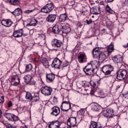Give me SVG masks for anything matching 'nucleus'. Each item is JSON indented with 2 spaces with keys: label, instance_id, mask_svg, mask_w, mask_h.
<instances>
[{
  "label": "nucleus",
  "instance_id": "1",
  "mask_svg": "<svg viewBox=\"0 0 128 128\" xmlns=\"http://www.w3.org/2000/svg\"><path fill=\"white\" fill-rule=\"evenodd\" d=\"M84 71L86 74L88 76H90L94 74V66H92V64H88L87 66H86L84 68Z\"/></svg>",
  "mask_w": 128,
  "mask_h": 128
},
{
  "label": "nucleus",
  "instance_id": "2",
  "mask_svg": "<svg viewBox=\"0 0 128 128\" xmlns=\"http://www.w3.org/2000/svg\"><path fill=\"white\" fill-rule=\"evenodd\" d=\"M112 70H114V67L110 65H106L102 68V72L105 76H108L110 74Z\"/></svg>",
  "mask_w": 128,
  "mask_h": 128
},
{
  "label": "nucleus",
  "instance_id": "3",
  "mask_svg": "<svg viewBox=\"0 0 128 128\" xmlns=\"http://www.w3.org/2000/svg\"><path fill=\"white\" fill-rule=\"evenodd\" d=\"M126 74H128L126 70L124 69H120L119 70H118L117 73L116 78L118 80H122L126 78Z\"/></svg>",
  "mask_w": 128,
  "mask_h": 128
},
{
  "label": "nucleus",
  "instance_id": "4",
  "mask_svg": "<svg viewBox=\"0 0 128 128\" xmlns=\"http://www.w3.org/2000/svg\"><path fill=\"white\" fill-rule=\"evenodd\" d=\"M54 4L52 3L48 4L42 8L41 12L45 14H48V12H50L54 10Z\"/></svg>",
  "mask_w": 128,
  "mask_h": 128
},
{
  "label": "nucleus",
  "instance_id": "5",
  "mask_svg": "<svg viewBox=\"0 0 128 128\" xmlns=\"http://www.w3.org/2000/svg\"><path fill=\"white\" fill-rule=\"evenodd\" d=\"M67 124L68 128H74L78 126V122H76V118L71 117L68 120Z\"/></svg>",
  "mask_w": 128,
  "mask_h": 128
},
{
  "label": "nucleus",
  "instance_id": "6",
  "mask_svg": "<svg viewBox=\"0 0 128 128\" xmlns=\"http://www.w3.org/2000/svg\"><path fill=\"white\" fill-rule=\"evenodd\" d=\"M52 92V89L47 86H42L41 88V92L44 96H50Z\"/></svg>",
  "mask_w": 128,
  "mask_h": 128
},
{
  "label": "nucleus",
  "instance_id": "7",
  "mask_svg": "<svg viewBox=\"0 0 128 128\" xmlns=\"http://www.w3.org/2000/svg\"><path fill=\"white\" fill-rule=\"evenodd\" d=\"M62 61L56 58L54 60L52 66L55 68H62Z\"/></svg>",
  "mask_w": 128,
  "mask_h": 128
},
{
  "label": "nucleus",
  "instance_id": "8",
  "mask_svg": "<svg viewBox=\"0 0 128 128\" xmlns=\"http://www.w3.org/2000/svg\"><path fill=\"white\" fill-rule=\"evenodd\" d=\"M62 110L68 112L70 108V103L68 102H63L61 106Z\"/></svg>",
  "mask_w": 128,
  "mask_h": 128
},
{
  "label": "nucleus",
  "instance_id": "9",
  "mask_svg": "<svg viewBox=\"0 0 128 128\" xmlns=\"http://www.w3.org/2000/svg\"><path fill=\"white\" fill-rule=\"evenodd\" d=\"M52 112L50 114L52 116H58L60 112V108L58 106H54L51 108Z\"/></svg>",
  "mask_w": 128,
  "mask_h": 128
},
{
  "label": "nucleus",
  "instance_id": "10",
  "mask_svg": "<svg viewBox=\"0 0 128 128\" xmlns=\"http://www.w3.org/2000/svg\"><path fill=\"white\" fill-rule=\"evenodd\" d=\"M26 82L29 84H36V82L32 80V77L30 75H26L24 78Z\"/></svg>",
  "mask_w": 128,
  "mask_h": 128
},
{
  "label": "nucleus",
  "instance_id": "11",
  "mask_svg": "<svg viewBox=\"0 0 128 128\" xmlns=\"http://www.w3.org/2000/svg\"><path fill=\"white\" fill-rule=\"evenodd\" d=\"M103 114L104 116L110 118L114 116V110L111 109H107L104 112Z\"/></svg>",
  "mask_w": 128,
  "mask_h": 128
},
{
  "label": "nucleus",
  "instance_id": "12",
  "mask_svg": "<svg viewBox=\"0 0 128 128\" xmlns=\"http://www.w3.org/2000/svg\"><path fill=\"white\" fill-rule=\"evenodd\" d=\"M4 116H6V118H8V120H12V122L18 120V116L14 115H12V114L10 113H6Z\"/></svg>",
  "mask_w": 128,
  "mask_h": 128
},
{
  "label": "nucleus",
  "instance_id": "13",
  "mask_svg": "<svg viewBox=\"0 0 128 128\" xmlns=\"http://www.w3.org/2000/svg\"><path fill=\"white\" fill-rule=\"evenodd\" d=\"M60 122L58 120L52 122L48 125L49 128H60Z\"/></svg>",
  "mask_w": 128,
  "mask_h": 128
},
{
  "label": "nucleus",
  "instance_id": "14",
  "mask_svg": "<svg viewBox=\"0 0 128 128\" xmlns=\"http://www.w3.org/2000/svg\"><path fill=\"white\" fill-rule=\"evenodd\" d=\"M93 56L94 58H98L100 54H102V52L100 50V49L98 48H95L92 51Z\"/></svg>",
  "mask_w": 128,
  "mask_h": 128
},
{
  "label": "nucleus",
  "instance_id": "15",
  "mask_svg": "<svg viewBox=\"0 0 128 128\" xmlns=\"http://www.w3.org/2000/svg\"><path fill=\"white\" fill-rule=\"evenodd\" d=\"M20 84V78L18 75L14 76L12 78V84L13 86H18Z\"/></svg>",
  "mask_w": 128,
  "mask_h": 128
},
{
  "label": "nucleus",
  "instance_id": "16",
  "mask_svg": "<svg viewBox=\"0 0 128 128\" xmlns=\"http://www.w3.org/2000/svg\"><path fill=\"white\" fill-rule=\"evenodd\" d=\"M62 27L61 26L55 25L53 27L52 30L54 34H60L62 32Z\"/></svg>",
  "mask_w": 128,
  "mask_h": 128
},
{
  "label": "nucleus",
  "instance_id": "17",
  "mask_svg": "<svg viewBox=\"0 0 128 128\" xmlns=\"http://www.w3.org/2000/svg\"><path fill=\"white\" fill-rule=\"evenodd\" d=\"M112 60L116 64H121L122 62V57L120 55H117L112 58Z\"/></svg>",
  "mask_w": 128,
  "mask_h": 128
},
{
  "label": "nucleus",
  "instance_id": "18",
  "mask_svg": "<svg viewBox=\"0 0 128 128\" xmlns=\"http://www.w3.org/2000/svg\"><path fill=\"white\" fill-rule=\"evenodd\" d=\"M46 78L47 82H52L54 80L56 76L54 74H49L46 75Z\"/></svg>",
  "mask_w": 128,
  "mask_h": 128
},
{
  "label": "nucleus",
  "instance_id": "19",
  "mask_svg": "<svg viewBox=\"0 0 128 128\" xmlns=\"http://www.w3.org/2000/svg\"><path fill=\"white\" fill-rule=\"evenodd\" d=\"M1 24L4 26L10 27L12 24V22L10 20H2L1 22Z\"/></svg>",
  "mask_w": 128,
  "mask_h": 128
},
{
  "label": "nucleus",
  "instance_id": "20",
  "mask_svg": "<svg viewBox=\"0 0 128 128\" xmlns=\"http://www.w3.org/2000/svg\"><path fill=\"white\" fill-rule=\"evenodd\" d=\"M62 44V41L56 39H54V40L52 42V46L56 48H60Z\"/></svg>",
  "mask_w": 128,
  "mask_h": 128
},
{
  "label": "nucleus",
  "instance_id": "21",
  "mask_svg": "<svg viewBox=\"0 0 128 128\" xmlns=\"http://www.w3.org/2000/svg\"><path fill=\"white\" fill-rule=\"evenodd\" d=\"M56 15L52 14H49L46 20L49 22H54V21L56 20Z\"/></svg>",
  "mask_w": 128,
  "mask_h": 128
},
{
  "label": "nucleus",
  "instance_id": "22",
  "mask_svg": "<svg viewBox=\"0 0 128 128\" xmlns=\"http://www.w3.org/2000/svg\"><path fill=\"white\" fill-rule=\"evenodd\" d=\"M62 32L64 34H68L70 32V24H66L62 27Z\"/></svg>",
  "mask_w": 128,
  "mask_h": 128
},
{
  "label": "nucleus",
  "instance_id": "23",
  "mask_svg": "<svg viewBox=\"0 0 128 128\" xmlns=\"http://www.w3.org/2000/svg\"><path fill=\"white\" fill-rule=\"evenodd\" d=\"M92 108V110L94 112H100V106L98 104L96 103L92 104L91 105Z\"/></svg>",
  "mask_w": 128,
  "mask_h": 128
},
{
  "label": "nucleus",
  "instance_id": "24",
  "mask_svg": "<svg viewBox=\"0 0 128 128\" xmlns=\"http://www.w3.org/2000/svg\"><path fill=\"white\" fill-rule=\"evenodd\" d=\"M13 36L14 38H20V36H22V30H21L14 31Z\"/></svg>",
  "mask_w": 128,
  "mask_h": 128
},
{
  "label": "nucleus",
  "instance_id": "25",
  "mask_svg": "<svg viewBox=\"0 0 128 128\" xmlns=\"http://www.w3.org/2000/svg\"><path fill=\"white\" fill-rule=\"evenodd\" d=\"M93 14H100V7H94L92 8Z\"/></svg>",
  "mask_w": 128,
  "mask_h": 128
},
{
  "label": "nucleus",
  "instance_id": "26",
  "mask_svg": "<svg viewBox=\"0 0 128 128\" xmlns=\"http://www.w3.org/2000/svg\"><path fill=\"white\" fill-rule=\"evenodd\" d=\"M13 14L15 16H20L22 14V10L18 8L16 9V10L12 12Z\"/></svg>",
  "mask_w": 128,
  "mask_h": 128
},
{
  "label": "nucleus",
  "instance_id": "27",
  "mask_svg": "<svg viewBox=\"0 0 128 128\" xmlns=\"http://www.w3.org/2000/svg\"><path fill=\"white\" fill-rule=\"evenodd\" d=\"M98 58H99V60H104L106 58V55L105 53L101 52V54H100Z\"/></svg>",
  "mask_w": 128,
  "mask_h": 128
},
{
  "label": "nucleus",
  "instance_id": "28",
  "mask_svg": "<svg viewBox=\"0 0 128 128\" xmlns=\"http://www.w3.org/2000/svg\"><path fill=\"white\" fill-rule=\"evenodd\" d=\"M59 20L60 22H66V14H62L60 15Z\"/></svg>",
  "mask_w": 128,
  "mask_h": 128
},
{
  "label": "nucleus",
  "instance_id": "29",
  "mask_svg": "<svg viewBox=\"0 0 128 128\" xmlns=\"http://www.w3.org/2000/svg\"><path fill=\"white\" fill-rule=\"evenodd\" d=\"M84 58H86V54H80L78 57V60L80 62H84Z\"/></svg>",
  "mask_w": 128,
  "mask_h": 128
},
{
  "label": "nucleus",
  "instance_id": "30",
  "mask_svg": "<svg viewBox=\"0 0 128 128\" xmlns=\"http://www.w3.org/2000/svg\"><path fill=\"white\" fill-rule=\"evenodd\" d=\"M8 2H9L10 4H12L13 6L18 4V0H8Z\"/></svg>",
  "mask_w": 128,
  "mask_h": 128
},
{
  "label": "nucleus",
  "instance_id": "31",
  "mask_svg": "<svg viewBox=\"0 0 128 128\" xmlns=\"http://www.w3.org/2000/svg\"><path fill=\"white\" fill-rule=\"evenodd\" d=\"M108 52L111 54L114 50V46L112 44H110L108 48Z\"/></svg>",
  "mask_w": 128,
  "mask_h": 128
},
{
  "label": "nucleus",
  "instance_id": "32",
  "mask_svg": "<svg viewBox=\"0 0 128 128\" xmlns=\"http://www.w3.org/2000/svg\"><path fill=\"white\" fill-rule=\"evenodd\" d=\"M26 98L27 100H32V94L30 92L26 93Z\"/></svg>",
  "mask_w": 128,
  "mask_h": 128
},
{
  "label": "nucleus",
  "instance_id": "33",
  "mask_svg": "<svg viewBox=\"0 0 128 128\" xmlns=\"http://www.w3.org/2000/svg\"><path fill=\"white\" fill-rule=\"evenodd\" d=\"M32 69V64H28L26 66V72H30Z\"/></svg>",
  "mask_w": 128,
  "mask_h": 128
},
{
  "label": "nucleus",
  "instance_id": "34",
  "mask_svg": "<svg viewBox=\"0 0 128 128\" xmlns=\"http://www.w3.org/2000/svg\"><path fill=\"white\" fill-rule=\"evenodd\" d=\"M106 12H109V14H112V12H114L112 10V8H110V6H108V5H107L106 6Z\"/></svg>",
  "mask_w": 128,
  "mask_h": 128
},
{
  "label": "nucleus",
  "instance_id": "35",
  "mask_svg": "<svg viewBox=\"0 0 128 128\" xmlns=\"http://www.w3.org/2000/svg\"><path fill=\"white\" fill-rule=\"evenodd\" d=\"M89 64H92V66H94L93 64H94V66H100V62H98L97 60L92 61Z\"/></svg>",
  "mask_w": 128,
  "mask_h": 128
},
{
  "label": "nucleus",
  "instance_id": "36",
  "mask_svg": "<svg viewBox=\"0 0 128 128\" xmlns=\"http://www.w3.org/2000/svg\"><path fill=\"white\" fill-rule=\"evenodd\" d=\"M41 62L43 64H48V59H46V58H43L41 60Z\"/></svg>",
  "mask_w": 128,
  "mask_h": 128
},
{
  "label": "nucleus",
  "instance_id": "37",
  "mask_svg": "<svg viewBox=\"0 0 128 128\" xmlns=\"http://www.w3.org/2000/svg\"><path fill=\"white\" fill-rule=\"evenodd\" d=\"M34 23H32L33 22H32L30 24H27V26H36V20L34 19ZM35 22H36V23H35Z\"/></svg>",
  "mask_w": 128,
  "mask_h": 128
},
{
  "label": "nucleus",
  "instance_id": "38",
  "mask_svg": "<svg viewBox=\"0 0 128 128\" xmlns=\"http://www.w3.org/2000/svg\"><path fill=\"white\" fill-rule=\"evenodd\" d=\"M32 100H34V102H38V100H40V98L38 96H36L32 97Z\"/></svg>",
  "mask_w": 128,
  "mask_h": 128
},
{
  "label": "nucleus",
  "instance_id": "39",
  "mask_svg": "<svg viewBox=\"0 0 128 128\" xmlns=\"http://www.w3.org/2000/svg\"><path fill=\"white\" fill-rule=\"evenodd\" d=\"M34 10H26L24 11V13L25 14H30L31 12H34Z\"/></svg>",
  "mask_w": 128,
  "mask_h": 128
},
{
  "label": "nucleus",
  "instance_id": "40",
  "mask_svg": "<svg viewBox=\"0 0 128 128\" xmlns=\"http://www.w3.org/2000/svg\"><path fill=\"white\" fill-rule=\"evenodd\" d=\"M86 22L87 24H90L92 23V20H86Z\"/></svg>",
  "mask_w": 128,
  "mask_h": 128
},
{
  "label": "nucleus",
  "instance_id": "41",
  "mask_svg": "<svg viewBox=\"0 0 128 128\" xmlns=\"http://www.w3.org/2000/svg\"><path fill=\"white\" fill-rule=\"evenodd\" d=\"M12 106V101H10L8 103V107L10 108V106Z\"/></svg>",
  "mask_w": 128,
  "mask_h": 128
},
{
  "label": "nucleus",
  "instance_id": "42",
  "mask_svg": "<svg viewBox=\"0 0 128 128\" xmlns=\"http://www.w3.org/2000/svg\"><path fill=\"white\" fill-rule=\"evenodd\" d=\"M123 96L124 98L128 100V93L123 94Z\"/></svg>",
  "mask_w": 128,
  "mask_h": 128
},
{
  "label": "nucleus",
  "instance_id": "43",
  "mask_svg": "<svg viewBox=\"0 0 128 128\" xmlns=\"http://www.w3.org/2000/svg\"><path fill=\"white\" fill-rule=\"evenodd\" d=\"M0 100L2 101V103L4 102V96H2L1 97V100Z\"/></svg>",
  "mask_w": 128,
  "mask_h": 128
},
{
  "label": "nucleus",
  "instance_id": "44",
  "mask_svg": "<svg viewBox=\"0 0 128 128\" xmlns=\"http://www.w3.org/2000/svg\"><path fill=\"white\" fill-rule=\"evenodd\" d=\"M94 94V90H92L91 91H90V94L93 96V94Z\"/></svg>",
  "mask_w": 128,
  "mask_h": 128
},
{
  "label": "nucleus",
  "instance_id": "45",
  "mask_svg": "<svg viewBox=\"0 0 128 128\" xmlns=\"http://www.w3.org/2000/svg\"><path fill=\"white\" fill-rule=\"evenodd\" d=\"M2 110L0 109V118H2Z\"/></svg>",
  "mask_w": 128,
  "mask_h": 128
},
{
  "label": "nucleus",
  "instance_id": "46",
  "mask_svg": "<svg viewBox=\"0 0 128 128\" xmlns=\"http://www.w3.org/2000/svg\"><path fill=\"white\" fill-rule=\"evenodd\" d=\"M114 0H107L108 2H114Z\"/></svg>",
  "mask_w": 128,
  "mask_h": 128
},
{
  "label": "nucleus",
  "instance_id": "47",
  "mask_svg": "<svg viewBox=\"0 0 128 128\" xmlns=\"http://www.w3.org/2000/svg\"><path fill=\"white\" fill-rule=\"evenodd\" d=\"M125 4H128V0H125Z\"/></svg>",
  "mask_w": 128,
  "mask_h": 128
},
{
  "label": "nucleus",
  "instance_id": "48",
  "mask_svg": "<svg viewBox=\"0 0 128 128\" xmlns=\"http://www.w3.org/2000/svg\"><path fill=\"white\" fill-rule=\"evenodd\" d=\"M34 62H38V59L34 58Z\"/></svg>",
  "mask_w": 128,
  "mask_h": 128
},
{
  "label": "nucleus",
  "instance_id": "49",
  "mask_svg": "<svg viewBox=\"0 0 128 128\" xmlns=\"http://www.w3.org/2000/svg\"><path fill=\"white\" fill-rule=\"evenodd\" d=\"M84 11H82V14H84Z\"/></svg>",
  "mask_w": 128,
  "mask_h": 128
},
{
  "label": "nucleus",
  "instance_id": "50",
  "mask_svg": "<svg viewBox=\"0 0 128 128\" xmlns=\"http://www.w3.org/2000/svg\"><path fill=\"white\" fill-rule=\"evenodd\" d=\"M25 128H28V126H26V125H25Z\"/></svg>",
  "mask_w": 128,
  "mask_h": 128
},
{
  "label": "nucleus",
  "instance_id": "51",
  "mask_svg": "<svg viewBox=\"0 0 128 128\" xmlns=\"http://www.w3.org/2000/svg\"><path fill=\"white\" fill-rule=\"evenodd\" d=\"M64 128V127H62V128Z\"/></svg>",
  "mask_w": 128,
  "mask_h": 128
},
{
  "label": "nucleus",
  "instance_id": "52",
  "mask_svg": "<svg viewBox=\"0 0 128 128\" xmlns=\"http://www.w3.org/2000/svg\"><path fill=\"white\" fill-rule=\"evenodd\" d=\"M6 128H10V127H6Z\"/></svg>",
  "mask_w": 128,
  "mask_h": 128
},
{
  "label": "nucleus",
  "instance_id": "53",
  "mask_svg": "<svg viewBox=\"0 0 128 128\" xmlns=\"http://www.w3.org/2000/svg\"><path fill=\"white\" fill-rule=\"evenodd\" d=\"M0 103H1V102H0Z\"/></svg>",
  "mask_w": 128,
  "mask_h": 128
}]
</instances>
